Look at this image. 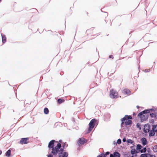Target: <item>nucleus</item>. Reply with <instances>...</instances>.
<instances>
[{
    "instance_id": "1",
    "label": "nucleus",
    "mask_w": 157,
    "mask_h": 157,
    "mask_svg": "<svg viewBox=\"0 0 157 157\" xmlns=\"http://www.w3.org/2000/svg\"><path fill=\"white\" fill-rule=\"evenodd\" d=\"M55 140H53L51 141L49 143L48 147L49 148H52V153L54 155H56L58 152L59 151V149L61 147V144L60 143H58L57 145L54 147V146Z\"/></svg>"
},
{
    "instance_id": "2",
    "label": "nucleus",
    "mask_w": 157,
    "mask_h": 157,
    "mask_svg": "<svg viewBox=\"0 0 157 157\" xmlns=\"http://www.w3.org/2000/svg\"><path fill=\"white\" fill-rule=\"evenodd\" d=\"M152 109H145L139 113L138 116L140 118L141 121L143 122L147 119L148 117L147 114L150 113V110Z\"/></svg>"
},
{
    "instance_id": "3",
    "label": "nucleus",
    "mask_w": 157,
    "mask_h": 157,
    "mask_svg": "<svg viewBox=\"0 0 157 157\" xmlns=\"http://www.w3.org/2000/svg\"><path fill=\"white\" fill-rule=\"evenodd\" d=\"M109 96L112 98H116L118 97V94L115 90L111 89L110 91Z\"/></svg>"
},
{
    "instance_id": "4",
    "label": "nucleus",
    "mask_w": 157,
    "mask_h": 157,
    "mask_svg": "<svg viewBox=\"0 0 157 157\" xmlns=\"http://www.w3.org/2000/svg\"><path fill=\"white\" fill-rule=\"evenodd\" d=\"M97 122V120L95 119H92L89 123V132H90L94 128L95 123Z\"/></svg>"
},
{
    "instance_id": "5",
    "label": "nucleus",
    "mask_w": 157,
    "mask_h": 157,
    "mask_svg": "<svg viewBox=\"0 0 157 157\" xmlns=\"http://www.w3.org/2000/svg\"><path fill=\"white\" fill-rule=\"evenodd\" d=\"M87 141V140L85 138L82 137L78 139L77 142L78 145L80 146L86 143Z\"/></svg>"
},
{
    "instance_id": "6",
    "label": "nucleus",
    "mask_w": 157,
    "mask_h": 157,
    "mask_svg": "<svg viewBox=\"0 0 157 157\" xmlns=\"http://www.w3.org/2000/svg\"><path fill=\"white\" fill-rule=\"evenodd\" d=\"M28 138H22L19 141V143L21 144H26L29 143Z\"/></svg>"
},
{
    "instance_id": "7",
    "label": "nucleus",
    "mask_w": 157,
    "mask_h": 157,
    "mask_svg": "<svg viewBox=\"0 0 157 157\" xmlns=\"http://www.w3.org/2000/svg\"><path fill=\"white\" fill-rule=\"evenodd\" d=\"M127 118L131 119H132V117L131 116H128L127 115H125L123 118L121 119V121H122L121 125H123L124 124V121L126 120Z\"/></svg>"
},
{
    "instance_id": "8",
    "label": "nucleus",
    "mask_w": 157,
    "mask_h": 157,
    "mask_svg": "<svg viewBox=\"0 0 157 157\" xmlns=\"http://www.w3.org/2000/svg\"><path fill=\"white\" fill-rule=\"evenodd\" d=\"M131 153L132 155H134V154H136L138 152L137 151H136L135 149L134 145L133 146H131Z\"/></svg>"
},
{
    "instance_id": "9",
    "label": "nucleus",
    "mask_w": 157,
    "mask_h": 157,
    "mask_svg": "<svg viewBox=\"0 0 157 157\" xmlns=\"http://www.w3.org/2000/svg\"><path fill=\"white\" fill-rule=\"evenodd\" d=\"M68 156V154L66 152H61L59 153V157H67Z\"/></svg>"
},
{
    "instance_id": "10",
    "label": "nucleus",
    "mask_w": 157,
    "mask_h": 157,
    "mask_svg": "<svg viewBox=\"0 0 157 157\" xmlns=\"http://www.w3.org/2000/svg\"><path fill=\"white\" fill-rule=\"evenodd\" d=\"M120 154L118 152H115L113 153V155L110 154V157H120Z\"/></svg>"
},
{
    "instance_id": "11",
    "label": "nucleus",
    "mask_w": 157,
    "mask_h": 157,
    "mask_svg": "<svg viewBox=\"0 0 157 157\" xmlns=\"http://www.w3.org/2000/svg\"><path fill=\"white\" fill-rule=\"evenodd\" d=\"M141 141L142 144L144 146L147 144V142L146 138L143 137L141 139Z\"/></svg>"
},
{
    "instance_id": "12",
    "label": "nucleus",
    "mask_w": 157,
    "mask_h": 157,
    "mask_svg": "<svg viewBox=\"0 0 157 157\" xmlns=\"http://www.w3.org/2000/svg\"><path fill=\"white\" fill-rule=\"evenodd\" d=\"M129 119H126V120L124 121V124L126 125H129L131 124L132 123V121L131 120H129Z\"/></svg>"
},
{
    "instance_id": "13",
    "label": "nucleus",
    "mask_w": 157,
    "mask_h": 157,
    "mask_svg": "<svg viewBox=\"0 0 157 157\" xmlns=\"http://www.w3.org/2000/svg\"><path fill=\"white\" fill-rule=\"evenodd\" d=\"M130 92V90L127 89H124L122 91V93L124 94H127Z\"/></svg>"
},
{
    "instance_id": "14",
    "label": "nucleus",
    "mask_w": 157,
    "mask_h": 157,
    "mask_svg": "<svg viewBox=\"0 0 157 157\" xmlns=\"http://www.w3.org/2000/svg\"><path fill=\"white\" fill-rule=\"evenodd\" d=\"M149 128L148 126H145L144 128V132L146 133L149 132Z\"/></svg>"
},
{
    "instance_id": "15",
    "label": "nucleus",
    "mask_w": 157,
    "mask_h": 157,
    "mask_svg": "<svg viewBox=\"0 0 157 157\" xmlns=\"http://www.w3.org/2000/svg\"><path fill=\"white\" fill-rule=\"evenodd\" d=\"M2 41L3 43L6 42V38L5 36L2 35Z\"/></svg>"
},
{
    "instance_id": "16",
    "label": "nucleus",
    "mask_w": 157,
    "mask_h": 157,
    "mask_svg": "<svg viewBox=\"0 0 157 157\" xmlns=\"http://www.w3.org/2000/svg\"><path fill=\"white\" fill-rule=\"evenodd\" d=\"M65 100L64 99L62 98L59 99L57 100L58 103L59 104H61Z\"/></svg>"
},
{
    "instance_id": "17",
    "label": "nucleus",
    "mask_w": 157,
    "mask_h": 157,
    "mask_svg": "<svg viewBox=\"0 0 157 157\" xmlns=\"http://www.w3.org/2000/svg\"><path fill=\"white\" fill-rule=\"evenodd\" d=\"M155 132L154 131L151 130V131L149 133V135L150 136H153L155 135Z\"/></svg>"
},
{
    "instance_id": "18",
    "label": "nucleus",
    "mask_w": 157,
    "mask_h": 157,
    "mask_svg": "<svg viewBox=\"0 0 157 157\" xmlns=\"http://www.w3.org/2000/svg\"><path fill=\"white\" fill-rule=\"evenodd\" d=\"M11 151L10 150L7 151L6 153V156L7 157H10V156Z\"/></svg>"
},
{
    "instance_id": "19",
    "label": "nucleus",
    "mask_w": 157,
    "mask_h": 157,
    "mask_svg": "<svg viewBox=\"0 0 157 157\" xmlns=\"http://www.w3.org/2000/svg\"><path fill=\"white\" fill-rule=\"evenodd\" d=\"M44 113L46 114H48L49 113V110L48 108H45L44 109Z\"/></svg>"
},
{
    "instance_id": "20",
    "label": "nucleus",
    "mask_w": 157,
    "mask_h": 157,
    "mask_svg": "<svg viewBox=\"0 0 157 157\" xmlns=\"http://www.w3.org/2000/svg\"><path fill=\"white\" fill-rule=\"evenodd\" d=\"M141 148H142V146H141V145L140 144H138L136 146V149L137 150H139L140 151V150H141L140 149H141Z\"/></svg>"
},
{
    "instance_id": "21",
    "label": "nucleus",
    "mask_w": 157,
    "mask_h": 157,
    "mask_svg": "<svg viewBox=\"0 0 157 157\" xmlns=\"http://www.w3.org/2000/svg\"><path fill=\"white\" fill-rule=\"evenodd\" d=\"M141 153H144L146 152V147H144L143 149L141 150H140Z\"/></svg>"
},
{
    "instance_id": "22",
    "label": "nucleus",
    "mask_w": 157,
    "mask_h": 157,
    "mask_svg": "<svg viewBox=\"0 0 157 157\" xmlns=\"http://www.w3.org/2000/svg\"><path fill=\"white\" fill-rule=\"evenodd\" d=\"M127 143L130 144H132L134 142L133 141L130 139H128L127 140Z\"/></svg>"
},
{
    "instance_id": "23",
    "label": "nucleus",
    "mask_w": 157,
    "mask_h": 157,
    "mask_svg": "<svg viewBox=\"0 0 157 157\" xmlns=\"http://www.w3.org/2000/svg\"><path fill=\"white\" fill-rule=\"evenodd\" d=\"M136 126L140 130L141 129L140 124L138 123L136 124Z\"/></svg>"
},
{
    "instance_id": "24",
    "label": "nucleus",
    "mask_w": 157,
    "mask_h": 157,
    "mask_svg": "<svg viewBox=\"0 0 157 157\" xmlns=\"http://www.w3.org/2000/svg\"><path fill=\"white\" fill-rule=\"evenodd\" d=\"M153 150L154 151L157 152V145L154 147Z\"/></svg>"
},
{
    "instance_id": "25",
    "label": "nucleus",
    "mask_w": 157,
    "mask_h": 157,
    "mask_svg": "<svg viewBox=\"0 0 157 157\" xmlns=\"http://www.w3.org/2000/svg\"><path fill=\"white\" fill-rule=\"evenodd\" d=\"M147 157H155V155H151L147 154Z\"/></svg>"
},
{
    "instance_id": "26",
    "label": "nucleus",
    "mask_w": 157,
    "mask_h": 157,
    "mask_svg": "<svg viewBox=\"0 0 157 157\" xmlns=\"http://www.w3.org/2000/svg\"><path fill=\"white\" fill-rule=\"evenodd\" d=\"M147 154H142L141 155L140 157H147Z\"/></svg>"
},
{
    "instance_id": "27",
    "label": "nucleus",
    "mask_w": 157,
    "mask_h": 157,
    "mask_svg": "<svg viewBox=\"0 0 157 157\" xmlns=\"http://www.w3.org/2000/svg\"><path fill=\"white\" fill-rule=\"evenodd\" d=\"M121 140L120 139H118L117 140V143L118 144H121Z\"/></svg>"
},
{
    "instance_id": "28",
    "label": "nucleus",
    "mask_w": 157,
    "mask_h": 157,
    "mask_svg": "<svg viewBox=\"0 0 157 157\" xmlns=\"http://www.w3.org/2000/svg\"><path fill=\"white\" fill-rule=\"evenodd\" d=\"M150 115L152 117H154V116H155V114L153 113H150Z\"/></svg>"
},
{
    "instance_id": "29",
    "label": "nucleus",
    "mask_w": 157,
    "mask_h": 157,
    "mask_svg": "<svg viewBox=\"0 0 157 157\" xmlns=\"http://www.w3.org/2000/svg\"><path fill=\"white\" fill-rule=\"evenodd\" d=\"M100 156H101V157H106V156L104 154H101V155H100Z\"/></svg>"
},
{
    "instance_id": "30",
    "label": "nucleus",
    "mask_w": 157,
    "mask_h": 157,
    "mask_svg": "<svg viewBox=\"0 0 157 157\" xmlns=\"http://www.w3.org/2000/svg\"><path fill=\"white\" fill-rule=\"evenodd\" d=\"M109 153H110L108 151V152H106L105 153V155L106 156V155H109Z\"/></svg>"
},
{
    "instance_id": "31",
    "label": "nucleus",
    "mask_w": 157,
    "mask_h": 157,
    "mask_svg": "<svg viewBox=\"0 0 157 157\" xmlns=\"http://www.w3.org/2000/svg\"><path fill=\"white\" fill-rule=\"evenodd\" d=\"M109 58H112V59H113V55H110V56H109Z\"/></svg>"
},
{
    "instance_id": "32",
    "label": "nucleus",
    "mask_w": 157,
    "mask_h": 157,
    "mask_svg": "<svg viewBox=\"0 0 157 157\" xmlns=\"http://www.w3.org/2000/svg\"><path fill=\"white\" fill-rule=\"evenodd\" d=\"M53 155L52 154H50L48 156V157H52Z\"/></svg>"
},
{
    "instance_id": "33",
    "label": "nucleus",
    "mask_w": 157,
    "mask_h": 157,
    "mask_svg": "<svg viewBox=\"0 0 157 157\" xmlns=\"http://www.w3.org/2000/svg\"><path fill=\"white\" fill-rule=\"evenodd\" d=\"M123 141L124 142H125L126 141V139L125 138H124L123 140Z\"/></svg>"
},
{
    "instance_id": "34",
    "label": "nucleus",
    "mask_w": 157,
    "mask_h": 157,
    "mask_svg": "<svg viewBox=\"0 0 157 157\" xmlns=\"http://www.w3.org/2000/svg\"><path fill=\"white\" fill-rule=\"evenodd\" d=\"M133 116H136V114H135V113H133Z\"/></svg>"
},
{
    "instance_id": "35",
    "label": "nucleus",
    "mask_w": 157,
    "mask_h": 157,
    "mask_svg": "<svg viewBox=\"0 0 157 157\" xmlns=\"http://www.w3.org/2000/svg\"><path fill=\"white\" fill-rule=\"evenodd\" d=\"M2 153V151H1L0 150V155H1Z\"/></svg>"
},
{
    "instance_id": "36",
    "label": "nucleus",
    "mask_w": 157,
    "mask_h": 157,
    "mask_svg": "<svg viewBox=\"0 0 157 157\" xmlns=\"http://www.w3.org/2000/svg\"><path fill=\"white\" fill-rule=\"evenodd\" d=\"M97 157H101V156H100V155H99Z\"/></svg>"
},
{
    "instance_id": "37",
    "label": "nucleus",
    "mask_w": 157,
    "mask_h": 157,
    "mask_svg": "<svg viewBox=\"0 0 157 157\" xmlns=\"http://www.w3.org/2000/svg\"><path fill=\"white\" fill-rule=\"evenodd\" d=\"M131 157H134L133 156H132Z\"/></svg>"
},
{
    "instance_id": "38",
    "label": "nucleus",
    "mask_w": 157,
    "mask_h": 157,
    "mask_svg": "<svg viewBox=\"0 0 157 157\" xmlns=\"http://www.w3.org/2000/svg\"><path fill=\"white\" fill-rule=\"evenodd\" d=\"M63 151V150H62V151Z\"/></svg>"
},
{
    "instance_id": "39",
    "label": "nucleus",
    "mask_w": 157,
    "mask_h": 157,
    "mask_svg": "<svg viewBox=\"0 0 157 157\" xmlns=\"http://www.w3.org/2000/svg\"><path fill=\"white\" fill-rule=\"evenodd\" d=\"M1 0H0V2H1Z\"/></svg>"
}]
</instances>
